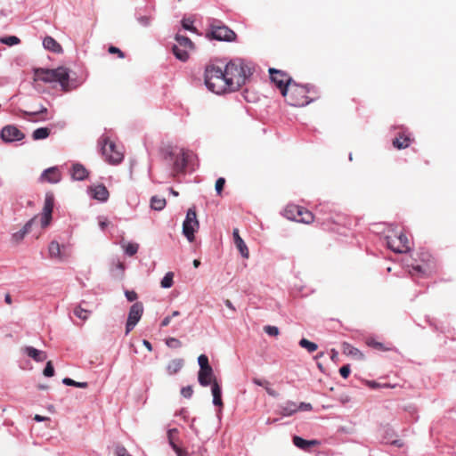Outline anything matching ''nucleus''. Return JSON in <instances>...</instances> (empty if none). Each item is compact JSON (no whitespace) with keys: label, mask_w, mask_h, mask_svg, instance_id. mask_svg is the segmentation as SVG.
<instances>
[{"label":"nucleus","mask_w":456,"mask_h":456,"mask_svg":"<svg viewBox=\"0 0 456 456\" xmlns=\"http://www.w3.org/2000/svg\"><path fill=\"white\" fill-rule=\"evenodd\" d=\"M224 69L231 92L239 90L253 74V67L242 59L231 60Z\"/></svg>","instance_id":"obj_1"},{"label":"nucleus","mask_w":456,"mask_h":456,"mask_svg":"<svg viewBox=\"0 0 456 456\" xmlns=\"http://www.w3.org/2000/svg\"><path fill=\"white\" fill-rule=\"evenodd\" d=\"M316 93L314 86H303L294 82L289 87L285 88L282 96L286 102L294 107H304L314 101Z\"/></svg>","instance_id":"obj_2"},{"label":"nucleus","mask_w":456,"mask_h":456,"mask_svg":"<svg viewBox=\"0 0 456 456\" xmlns=\"http://www.w3.org/2000/svg\"><path fill=\"white\" fill-rule=\"evenodd\" d=\"M34 80H39L45 83L58 82L63 92L70 91L69 72L65 67H58L57 69H35Z\"/></svg>","instance_id":"obj_3"},{"label":"nucleus","mask_w":456,"mask_h":456,"mask_svg":"<svg viewBox=\"0 0 456 456\" xmlns=\"http://www.w3.org/2000/svg\"><path fill=\"white\" fill-rule=\"evenodd\" d=\"M224 69L215 64L207 65L204 80L207 87L213 93L221 94L230 91Z\"/></svg>","instance_id":"obj_4"},{"label":"nucleus","mask_w":456,"mask_h":456,"mask_svg":"<svg viewBox=\"0 0 456 456\" xmlns=\"http://www.w3.org/2000/svg\"><path fill=\"white\" fill-rule=\"evenodd\" d=\"M163 159L171 167L174 175L184 172L187 167V152L183 149L167 145L160 149Z\"/></svg>","instance_id":"obj_5"},{"label":"nucleus","mask_w":456,"mask_h":456,"mask_svg":"<svg viewBox=\"0 0 456 456\" xmlns=\"http://www.w3.org/2000/svg\"><path fill=\"white\" fill-rule=\"evenodd\" d=\"M98 146L105 161L109 164L118 165L124 159L123 152L118 149L115 142L110 141V137L105 134L98 139Z\"/></svg>","instance_id":"obj_6"},{"label":"nucleus","mask_w":456,"mask_h":456,"mask_svg":"<svg viewBox=\"0 0 456 456\" xmlns=\"http://www.w3.org/2000/svg\"><path fill=\"white\" fill-rule=\"evenodd\" d=\"M176 44L173 45L172 52L174 55L181 61H186L189 59V51L193 49L191 40L184 36L176 35Z\"/></svg>","instance_id":"obj_7"},{"label":"nucleus","mask_w":456,"mask_h":456,"mask_svg":"<svg viewBox=\"0 0 456 456\" xmlns=\"http://www.w3.org/2000/svg\"><path fill=\"white\" fill-rule=\"evenodd\" d=\"M199 226L200 224L195 209L189 208L183 223V233L189 241L194 240V233L199 229Z\"/></svg>","instance_id":"obj_8"},{"label":"nucleus","mask_w":456,"mask_h":456,"mask_svg":"<svg viewBox=\"0 0 456 456\" xmlns=\"http://www.w3.org/2000/svg\"><path fill=\"white\" fill-rule=\"evenodd\" d=\"M207 36L211 39L227 42L234 41L236 38L234 31L224 25L212 24Z\"/></svg>","instance_id":"obj_9"},{"label":"nucleus","mask_w":456,"mask_h":456,"mask_svg":"<svg viewBox=\"0 0 456 456\" xmlns=\"http://www.w3.org/2000/svg\"><path fill=\"white\" fill-rule=\"evenodd\" d=\"M143 314V305L142 302H135L129 309L127 321L126 324V335L129 334L141 320Z\"/></svg>","instance_id":"obj_10"},{"label":"nucleus","mask_w":456,"mask_h":456,"mask_svg":"<svg viewBox=\"0 0 456 456\" xmlns=\"http://www.w3.org/2000/svg\"><path fill=\"white\" fill-rule=\"evenodd\" d=\"M271 80L275 84V86L280 89L281 94L285 92V88L289 87L295 81L292 80L290 76L282 71L276 69H269Z\"/></svg>","instance_id":"obj_11"},{"label":"nucleus","mask_w":456,"mask_h":456,"mask_svg":"<svg viewBox=\"0 0 456 456\" xmlns=\"http://www.w3.org/2000/svg\"><path fill=\"white\" fill-rule=\"evenodd\" d=\"M292 210H297V221L298 223L303 224H311L314 221H317L322 224H325L326 221H333L331 217L328 218H320L319 216H314L311 211L300 206H293Z\"/></svg>","instance_id":"obj_12"},{"label":"nucleus","mask_w":456,"mask_h":456,"mask_svg":"<svg viewBox=\"0 0 456 456\" xmlns=\"http://www.w3.org/2000/svg\"><path fill=\"white\" fill-rule=\"evenodd\" d=\"M1 139L6 143L20 142L25 138V134L13 125H7L0 131Z\"/></svg>","instance_id":"obj_13"},{"label":"nucleus","mask_w":456,"mask_h":456,"mask_svg":"<svg viewBox=\"0 0 456 456\" xmlns=\"http://www.w3.org/2000/svg\"><path fill=\"white\" fill-rule=\"evenodd\" d=\"M392 143L393 146L398 150L406 149L411 143L410 132L407 129L401 127Z\"/></svg>","instance_id":"obj_14"},{"label":"nucleus","mask_w":456,"mask_h":456,"mask_svg":"<svg viewBox=\"0 0 456 456\" xmlns=\"http://www.w3.org/2000/svg\"><path fill=\"white\" fill-rule=\"evenodd\" d=\"M40 179L49 183H58L61 180V174L57 167H51L43 171Z\"/></svg>","instance_id":"obj_15"},{"label":"nucleus","mask_w":456,"mask_h":456,"mask_svg":"<svg viewBox=\"0 0 456 456\" xmlns=\"http://www.w3.org/2000/svg\"><path fill=\"white\" fill-rule=\"evenodd\" d=\"M70 175L75 181H84L87 178L89 172L84 165L75 163L71 167Z\"/></svg>","instance_id":"obj_16"},{"label":"nucleus","mask_w":456,"mask_h":456,"mask_svg":"<svg viewBox=\"0 0 456 456\" xmlns=\"http://www.w3.org/2000/svg\"><path fill=\"white\" fill-rule=\"evenodd\" d=\"M24 353L37 362H43L47 358V354L45 351L37 349L31 346H25Z\"/></svg>","instance_id":"obj_17"},{"label":"nucleus","mask_w":456,"mask_h":456,"mask_svg":"<svg viewBox=\"0 0 456 456\" xmlns=\"http://www.w3.org/2000/svg\"><path fill=\"white\" fill-rule=\"evenodd\" d=\"M214 371L212 367L200 370L198 372V381L200 385L202 387H208L209 385H212Z\"/></svg>","instance_id":"obj_18"},{"label":"nucleus","mask_w":456,"mask_h":456,"mask_svg":"<svg viewBox=\"0 0 456 456\" xmlns=\"http://www.w3.org/2000/svg\"><path fill=\"white\" fill-rule=\"evenodd\" d=\"M232 236H233L234 244H235L236 248H238V250L240 251L241 256L244 258H248V248L246 243L244 242V240H242V238L240 236L238 229L233 230Z\"/></svg>","instance_id":"obj_19"},{"label":"nucleus","mask_w":456,"mask_h":456,"mask_svg":"<svg viewBox=\"0 0 456 456\" xmlns=\"http://www.w3.org/2000/svg\"><path fill=\"white\" fill-rule=\"evenodd\" d=\"M297 403L293 401H287L278 406V412L284 417H289L297 412Z\"/></svg>","instance_id":"obj_20"},{"label":"nucleus","mask_w":456,"mask_h":456,"mask_svg":"<svg viewBox=\"0 0 456 456\" xmlns=\"http://www.w3.org/2000/svg\"><path fill=\"white\" fill-rule=\"evenodd\" d=\"M35 220L36 217L31 218L23 225V227L20 231L12 233V240L16 242L21 241L24 239V237L31 231V227Z\"/></svg>","instance_id":"obj_21"},{"label":"nucleus","mask_w":456,"mask_h":456,"mask_svg":"<svg viewBox=\"0 0 456 456\" xmlns=\"http://www.w3.org/2000/svg\"><path fill=\"white\" fill-rule=\"evenodd\" d=\"M211 392L213 395V404L215 406H223L222 388L215 378L211 385Z\"/></svg>","instance_id":"obj_22"},{"label":"nucleus","mask_w":456,"mask_h":456,"mask_svg":"<svg viewBox=\"0 0 456 456\" xmlns=\"http://www.w3.org/2000/svg\"><path fill=\"white\" fill-rule=\"evenodd\" d=\"M43 45L46 50L60 53L62 52L61 45L52 37H45L43 40Z\"/></svg>","instance_id":"obj_23"},{"label":"nucleus","mask_w":456,"mask_h":456,"mask_svg":"<svg viewBox=\"0 0 456 456\" xmlns=\"http://www.w3.org/2000/svg\"><path fill=\"white\" fill-rule=\"evenodd\" d=\"M293 444L296 447L307 451L312 445L318 444L317 440H306L300 436H295L293 437Z\"/></svg>","instance_id":"obj_24"},{"label":"nucleus","mask_w":456,"mask_h":456,"mask_svg":"<svg viewBox=\"0 0 456 456\" xmlns=\"http://www.w3.org/2000/svg\"><path fill=\"white\" fill-rule=\"evenodd\" d=\"M93 197L102 202L109 198V191L103 184H99L93 189Z\"/></svg>","instance_id":"obj_25"},{"label":"nucleus","mask_w":456,"mask_h":456,"mask_svg":"<svg viewBox=\"0 0 456 456\" xmlns=\"http://www.w3.org/2000/svg\"><path fill=\"white\" fill-rule=\"evenodd\" d=\"M328 210H329V206L328 205H326V204H320L318 207H316L314 216H319L320 218H328V217H331L332 218L333 221H330H330H326L325 224L335 223L336 221L334 219V216Z\"/></svg>","instance_id":"obj_26"},{"label":"nucleus","mask_w":456,"mask_h":456,"mask_svg":"<svg viewBox=\"0 0 456 456\" xmlns=\"http://www.w3.org/2000/svg\"><path fill=\"white\" fill-rule=\"evenodd\" d=\"M385 240H386V243L388 247V248H390L392 251L395 252V253H402V247L400 248V240H398V239H396V234L395 235H387L385 237Z\"/></svg>","instance_id":"obj_27"},{"label":"nucleus","mask_w":456,"mask_h":456,"mask_svg":"<svg viewBox=\"0 0 456 456\" xmlns=\"http://www.w3.org/2000/svg\"><path fill=\"white\" fill-rule=\"evenodd\" d=\"M53 126H51V127H39L33 131L32 133V138L35 141L38 140H44L46 139L51 132Z\"/></svg>","instance_id":"obj_28"},{"label":"nucleus","mask_w":456,"mask_h":456,"mask_svg":"<svg viewBox=\"0 0 456 456\" xmlns=\"http://www.w3.org/2000/svg\"><path fill=\"white\" fill-rule=\"evenodd\" d=\"M183 366V359H174L167 366V371L169 375H174L181 370Z\"/></svg>","instance_id":"obj_29"},{"label":"nucleus","mask_w":456,"mask_h":456,"mask_svg":"<svg viewBox=\"0 0 456 456\" xmlns=\"http://www.w3.org/2000/svg\"><path fill=\"white\" fill-rule=\"evenodd\" d=\"M49 255L52 258H57L59 260H62V256L61 253V245L55 241L53 240L50 242L48 247Z\"/></svg>","instance_id":"obj_30"},{"label":"nucleus","mask_w":456,"mask_h":456,"mask_svg":"<svg viewBox=\"0 0 456 456\" xmlns=\"http://www.w3.org/2000/svg\"><path fill=\"white\" fill-rule=\"evenodd\" d=\"M166 200L159 196H152L151 199V208L154 210L160 211L166 207Z\"/></svg>","instance_id":"obj_31"},{"label":"nucleus","mask_w":456,"mask_h":456,"mask_svg":"<svg viewBox=\"0 0 456 456\" xmlns=\"http://www.w3.org/2000/svg\"><path fill=\"white\" fill-rule=\"evenodd\" d=\"M54 205V198L51 193H47L45 199V204L43 208V213H46V215H52Z\"/></svg>","instance_id":"obj_32"},{"label":"nucleus","mask_w":456,"mask_h":456,"mask_svg":"<svg viewBox=\"0 0 456 456\" xmlns=\"http://www.w3.org/2000/svg\"><path fill=\"white\" fill-rule=\"evenodd\" d=\"M409 273L411 276L419 275L420 277H425L428 275V269L420 265H411Z\"/></svg>","instance_id":"obj_33"},{"label":"nucleus","mask_w":456,"mask_h":456,"mask_svg":"<svg viewBox=\"0 0 456 456\" xmlns=\"http://www.w3.org/2000/svg\"><path fill=\"white\" fill-rule=\"evenodd\" d=\"M174 273L172 272H168L165 274L160 281V285L163 289H169L174 284Z\"/></svg>","instance_id":"obj_34"},{"label":"nucleus","mask_w":456,"mask_h":456,"mask_svg":"<svg viewBox=\"0 0 456 456\" xmlns=\"http://www.w3.org/2000/svg\"><path fill=\"white\" fill-rule=\"evenodd\" d=\"M299 346L305 349H306L309 353H313L317 350L318 346L317 344L309 341L306 338H302L299 341Z\"/></svg>","instance_id":"obj_35"},{"label":"nucleus","mask_w":456,"mask_h":456,"mask_svg":"<svg viewBox=\"0 0 456 456\" xmlns=\"http://www.w3.org/2000/svg\"><path fill=\"white\" fill-rule=\"evenodd\" d=\"M396 239H398V240H400L401 242L399 247L403 248L402 253L408 252L410 250V245L406 235L403 234V232H400L398 235H396Z\"/></svg>","instance_id":"obj_36"},{"label":"nucleus","mask_w":456,"mask_h":456,"mask_svg":"<svg viewBox=\"0 0 456 456\" xmlns=\"http://www.w3.org/2000/svg\"><path fill=\"white\" fill-rule=\"evenodd\" d=\"M90 314H91V311L84 309L80 305L76 306L75 309H74V314L77 318H79V319H81L83 321H86V319H88Z\"/></svg>","instance_id":"obj_37"},{"label":"nucleus","mask_w":456,"mask_h":456,"mask_svg":"<svg viewBox=\"0 0 456 456\" xmlns=\"http://www.w3.org/2000/svg\"><path fill=\"white\" fill-rule=\"evenodd\" d=\"M62 383L66 386L76 387H80V388H86L88 387L87 382H77V381L73 380L70 378H64L62 379Z\"/></svg>","instance_id":"obj_38"},{"label":"nucleus","mask_w":456,"mask_h":456,"mask_svg":"<svg viewBox=\"0 0 456 456\" xmlns=\"http://www.w3.org/2000/svg\"><path fill=\"white\" fill-rule=\"evenodd\" d=\"M139 245L137 243L129 242L125 248V253L129 256H133L137 253Z\"/></svg>","instance_id":"obj_39"},{"label":"nucleus","mask_w":456,"mask_h":456,"mask_svg":"<svg viewBox=\"0 0 456 456\" xmlns=\"http://www.w3.org/2000/svg\"><path fill=\"white\" fill-rule=\"evenodd\" d=\"M0 42L4 45L12 46L14 45H18L20 42V40L19 37H17L15 36H9V37H2L0 39Z\"/></svg>","instance_id":"obj_40"},{"label":"nucleus","mask_w":456,"mask_h":456,"mask_svg":"<svg viewBox=\"0 0 456 456\" xmlns=\"http://www.w3.org/2000/svg\"><path fill=\"white\" fill-rule=\"evenodd\" d=\"M198 363L200 366V370L211 367V365L209 364V362H208V358L206 354H200L198 357Z\"/></svg>","instance_id":"obj_41"},{"label":"nucleus","mask_w":456,"mask_h":456,"mask_svg":"<svg viewBox=\"0 0 456 456\" xmlns=\"http://www.w3.org/2000/svg\"><path fill=\"white\" fill-rule=\"evenodd\" d=\"M294 205H289L285 208V216L293 221H297V210H292Z\"/></svg>","instance_id":"obj_42"},{"label":"nucleus","mask_w":456,"mask_h":456,"mask_svg":"<svg viewBox=\"0 0 456 456\" xmlns=\"http://www.w3.org/2000/svg\"><path fill=\"white\" fill-rule=\"evenodd\" d=\"M43 374L48 378H51L54 375V368L53 366L52 362L49 361L46 362V365L44 369Z\"/></svg>","instance_id":"obj_43"},{"label":"nucleus","mask_w":456,"mask_h":456,"mask_svg":"<svg viewBox=\"0 0 456 456\" xmlns=\"http://www.w3.org/2000/svg\"><path fill=\"white\" fill-rule=\"evenodd\" d=\"M166 345L170 348H178L181 346V342L175 338H168L166 340Z\"/></svg>","instance_id":"obj_44"},{"label":"nucleus","mask_w":456,"mask_h":456,"mask_svg":"<svg viewBox=\"0 0 456 456\" xmlns=\"http://www.w3.org/2000/svg\"><path fill=\"white\" fill-rule=\"evenodd\" d=\"M181 395L187 399H190L193 395V389L191 386H186L182 387Z\"/></svg>","instance_id":"obj_45"},{"label":"nucleus","mask_w":456,"mask_h":456,"mask_svg":"<svg viewBox=\"0 0 456 456\" xmlns=\"http://www.w3.org/2000/svg\"><path fill=\"white\" fill-rule=\"evenodd\" d=\"M264 330H265V333L268 334L269 336L274 337L279 334V329L276 326L267 325V326H265Z\"/></svg>","instance_id":"obj_46"},{"label":"nucleus","mask_w":456,"mask_h":456,"mask_svg":"<svg viewBox=\"0 0 456 456\" xmlns=\"http://www.w3.org/2000/svg\"><path fill=\"white\" fill-rule=\"evenodd\" d=\"M224 183H225V179L223 178V177H219L216 180L215 189H216V191L217 195L221 194V192H222V191L224 189Z\"/></svg>","instance_id":"obj_47"},{"label":"nucleus","mask_w":456,"mask_h":456,"mask_svg":"<svg viewBox=\"0 0 456 456\" xmlns=\"http://www.w3.org/2000/svg\"><path fill=\"white\" fill-rule=\"evenodd\" d=\"M173 432L176 433L177 429L176 428L169 429L167 432V437H168V441H169V444H170L171 448L174 451H176L179 446L173 441V438H172Z\"/></svg>","instance_id":"obj_48"},{"label":"nucleus","mask_w":456,"mask_h":456,"mask_svg":"<svg viewBox=\"0 0 456 456\" xmlns=\"http://www.w3.org/2000/svg\"><path fill=\"white\" fill-rule=\"evenodd\" d=\"M173 432L176 433L177 429L176 428L169 429L167 432V437H168V441H169V444H170L171 448L174 451H176L179 446L173 441V438H172Z\"/></svg>","instance_id":"obj_49"},{"label":"nucleus","mask_w":456,"mask_h":456,"mask_svg":"<svg viewBox=\"0 0 456 456\" xmlns=\"http://www.w3.org/2000/svg\"><path fill=\"white\" fill-rule=\"evenodd\" d=\"M344 349H345V351H346L348 354H351V355H356V354H361V352H360L357 348H355V347H354V346H350V345H349V344H347V343H345V344H344Z\"/></svg>","instance_id":"obj_50"},{"label":"nucleus","mask_w":456,"mask_h":456,"mask_svg":"<svg viewBox=\"0 0 456 456\" xmlns=\"http://www.w3.org/2000/svg\"><path fill=\"white\" fill-rule=\"evenodd\" d=\"M350 372H351V369H350V365H349V364L343 365V366L339 369V373H340V375H341L344 379H347V378H348V376L350 375Z\"/></svg>","instance_id":"obj_51"},{"label":"nucleus","mask_w":456,"mask_h":456,"mask_svg":"<svg viewBox=\"0 0 456 456\" xmlns=\"http://www.w3.org/2000/svg\"><path fill=\"white\" fill-rule=\"evenodd\" d=\"M182 25L184 29L191 30V31L196 30V28L192 25V20H191L189 19H183L182 20Z\"/></svg>","instance_id":"obj_52"},{"label":"nucleus","mask_w":456,"mask_h":456,"mask_svg":"<svg viewBox=\"0 0 456 456\" xmlns=\"http://www.w3.org/2000/svg\"><path fill=\"white\" fill-rule=\"evenodd\" d=\"M297 411H310L313 410V406L309 403H300L297 404Z\"/></svg>","instance_id":"obj_53"},{"label":"nucleus","mask_w":456,"mask_h":456,"mask_svg":"<svg viewBox=\"0 0 456 456\" xmlns=\"http://www.w3.org/2000/svg\"><path fill=\"white\" fill-rule=\"evenodd\" d=\"M108 51L110 53L118 54V58H120V59L125 58V53L119 48H118L116 46H113V45L110 46Z\"/></svg>","instance_id":"obj_54"},{"label":"nucleus","mask_w":456,"mask_h":456,"mask_svg":"<svg viewBox=\"0 0 456 456\" xmlns=\"http://www.w3.org/2000/svg\"><path fill=\"white\" fill-rule=\"evenodd\" d=\"M125 297L129 302H134L137 299V294L134 290H126L125 291Z\"/></svg>","instance_id":"obj_55"},{"label":"nucleus","mask_w":456,"mask_h":456,"mask_svg":"<svg viewBox=\"0 0 456 456\" xmlns=\"http://www.w3.org/2000/svg\"><path fill=\"white\" fill-rule=\"evenodd\" d=\"M137 20L143 27H147L151 24V17L149 16H140Z\"/></svg>","instance_id":"obj_56"},{"label":"nucleus","mask_w":456,"mask_h":456,"mask_svg":"<svg viewBox=\"0 0 456 456\" xmlns=\"http://www.w3.org/2000/svg\"><path fill=\"white\" fill-rule=\"evenodd\" d=\"M369 346H371L372 347L381 350V351H387L388 348H387L384 344L377 341H371L369 343Z\"/></svg>","instance_id":"obj_57"},{"label":"nucleus","mask_w":456,"mask_h":456,"mask_svg":"<svg viewBox=\"0 0 456 456\" xmlns=\"http://www.w3.org/2000/svg\"><path fill=\"white\" fill-rule=\"evenodd\" d=\"M52 219V215H46V213H43V216L41 218L42 227H46Z\"/></svg>","instance_id":"obj_58"},{"label":"nucleus","mask_w":456,"mask_h":456,"mask_svg":"<svg viewBox=\"0 0 456 456\" xmlns=\"http://www.w3.org/2000/svg\"><path fill=\"white\" fill-rule=\"evenodd\" d=\"M253 383L259 387H267L269 385L268 381L265 379H253Z\"/></svg>","instance_id":"obj_59"},{"label":"nucleus","mask_w":456,"mask_h":456,"mask_svg":"<svg viewBox=\"0 0 456 456\" xmlns=\"http://www.w3.org/2000/svg\"><path fill=\"white\" fill-rule=\"evenodd\" d=\"M171 320H172V316H166L162 320L160 326L161 327H167L170 323Z\"/></svg>","instance_id":"obj_60"},{"label":"nucleus","mask_w":456,"mask_h":456,"mask_svg":"<svg viewBox=\"0 0 456 456\" xmlns=\"http://www.w3.org/2000/svg\"><path fill=\"white\" fill-rule=\"evenodd\" d=\"M175 452L176 453L177 456H187L188 455V453L180 447H178V449L176 451H175Z\"/></svg>","instance_id":"obj_61"},{"label":"nucleus","mask_w":456,"mask_h":456,"mask_svg":"<svg viewBox=\"0 0 456 456\" xmlns=\"http://www.w3.org/2000/svg\"><path fill=\"white\" fill-rule=\"evenodd\" d=\"M142 345L149 350V351H152V345L150 341L146 340V339H143L142 340Z\"/></svg>","instance_id":"obj_62"},{"label":"nucleus","mask_w":456,"mask_h":456,"mask_svg":"<svg viewBox=\"0 0 456 456\" xmlns=\"http://www.w3.org/2000/svg\"><path fill=\"white\" fill-rule=\"evenodd\" d=\"M224 305H225V306H226V307H228L229 309H231L232 311H233V312L235 311V307H234V305H232V303L229 299H226V300L224 301Z\"/></svg>","instance_id":"obj_63"},{"label":"nucleus","mask_w":456,"mask_h":456,"mask_svg":"<svg viewBox=\"0 0 456 456\" xmlns=\"http://www.w3.org/2000/svg\"><path fill=\"white\" fill-rule=\"evenodd\" d=\"M4 302L8 305H11L12 303V297L10 296V294H6L4 296Z\"/></svg>","instance_id":"obj_64"}]
</instances>
